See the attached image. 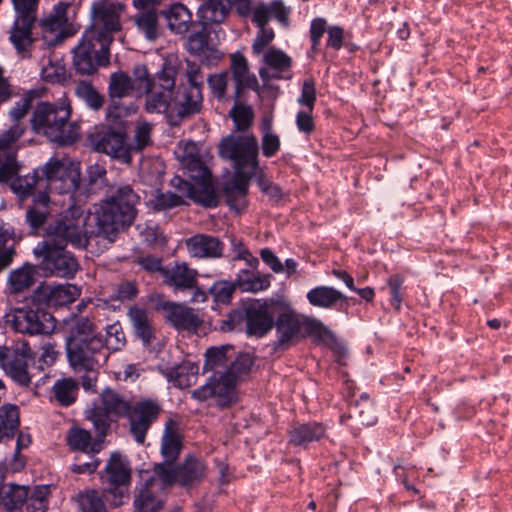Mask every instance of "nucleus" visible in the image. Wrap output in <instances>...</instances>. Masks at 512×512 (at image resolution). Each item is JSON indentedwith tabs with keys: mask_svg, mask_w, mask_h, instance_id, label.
Masks as SVG:
<instances>
[{
	"mask_svg": "<svg viewBox=\"0 0 512 512\" xmlns=\"http://www.w3.org/2000/svg\"><path fill=\"white\" fill-rule=\"evenodd\" d=\"M67 357L73 369H93L100 362H106L104 339L94 321L80 316L69 323L66 340Z\"/></svg>",
	"mask_w": 512,
	"mask_h": 512,
	"instance_id": "obj_1",
	"label": "nucleus"
},
{
	"mask_svg": "<svg viewBox=\"0 0 512 512\" xmlns=\"http://www.w3.org/2000/svg\"><path fill=\"white\" fill-rule=\"evenodd\" d=\"M138 195L129 185L120 186L115 193L94 206L96 236L115 241L120 231L129 227L136 216Z\"/></svg>",
	"mask_w": 512,
	"mask_h": 512,
	"instance_id": "obj_2",
	"label": "nucleus"
},
{
	"mask_svg": "<svg viewBox=\"0 0 512 512\" xmlns=\"http://www.w3.org/2000/svg\"><path fill=\"white\" fill-rule=\"evenodd\" d=\"M44 177H39L37 171L25 176H19L11 183L12 190L20 197H27L39 189L48 188L50 192L68 194L79 187L80 172L78 167L65 160L53 159L42 170Z\"/></svg>",
	"mask_w": 512,
	"mask_h": 512,
	"instance_id": "obj_3",
	"label": "nucleus"
},
{
	"mask_svg": "<svg viewBox=\"0 0 512 512\" xmlns=\"http://www.w3.org/2000/svg\"><path fill=\"white\" fill-rule=\"evenodd\" d=\"M71 108L68 104L40 102L35 107L31 126L37 134L61 145L72 144L80 135L76 122H70Z\"/></svg>",
	"mask_w": 512,
	"mask_h": 512,
	"instance_id": "obj_4",
	"label": "nucleus"
},
{
	"mask_svg": "<svg viewBox=\"0 0 512 512\" xmlns=\"http://www.w3.org/2000/svg\"><path fill=\"white\" fill-rule=\"evenodd\" d=\"M2 1L0 0V3ZM10 1L14 10V21L9 30V41L21 58H30L38 42L33 29L38 19V9L41 0Z\"/></svg>",
	"mask_w": 512,
	"mask_h": 512,
	"instance_id": "obj_5",
	"label": "nucleus"
},
{
	"mask_svg": "<svg viewBox=\"0 0 512 512\" xmlns=\"http://www.w3.org/2000/svg\"><path fill=\"white\" fill-rule=\"evenodd\" d=\"M42 242L76 249H85L89 242L86 217L78 208H71L49 224L46 239Z\"/></svg>",
	"mask_w": 512,
	"mask_h": 512,
	"instance_id": "obj_6",
	"label": "nucleus"
},
{
	"mask_svg": "<svg viewBox=\"0 0 512 512\" xmlns=\"http://www.w3.org/2000/svg\"><path fill=\"white\" fill-rule=\"evenodd\" d=\"M106 502L111 507L121 506L128 500L131 483V467L127 459L119 452H113L105 468L99 473Z\"/></svg>",
	"mask_w": 512,
	"mask_h": 512,
	"instance_id": "obj_7",
	"label": "nucleus"
},
{
	"mask_svg": "<svg viewBox=\"0 0 512 512\" xmlns=\"http://www.w3.org/2000/svg\"><path fill=\"white\" fill-rule=\"evenodd\" d=\"M218 152L222 159L233 161L234 173L255 175L259 146L253 134L228 135L220 141Z\"/></svg>",
	"mask_w": 512,
	"mask_h": 512,
	"instance_id": "obj_8",
	"label": "nucleus"
},
{
	"mask_svg": "<svg viewBox=\"0 0 512 512\" xmlns=\"http://www.w3.org/2000/svg\"><path fill=\"white\" fill-rule=\"evenodd\" d=\"M7 322L16 332L30 336L50 334L55 329L52 314L33 298L9 313Z\"/></svg>",
	"mask_w": 512,
	"mask_h": 512,
	"instance_id": "obj_9",
	"label": "nucleus"
},
{
	"mask_svg": "<svg viewBox=\"0 0 512 512\" xmlns=\"http://www.w3.org/2000/svg\"><path fill=\"white\" fill-rule=\"evenodd\" d=\"M206 470L203 460L189 455L176 467H170L167 464H155L153 473L167 488L178 484L185 490H190L202 483L206 477Z\"/></svg>",
	"mask_w": 512,
	"mask_h": 512,
	"instance_id": "obj_10",
	"label": "nucleus"
},
{
	"mask_svg": "<svg viewBox=\"0 0 512 512\" xmlns=\"http://www.w3.org/2000/svg\"><path fill=\"white\" fill-rule=\"evenodd\" d=\"M122 6L112 0H97L91 7V24L84 33L92 34L104 45L114 41V34L121 30L120 12Z\"/></svg>",
	"mask_w": 512,
	"mask_h": 512,
	"instance_id": "obj_11",
	"label": "nucleus"
},
{
	"mask_svg": "<svg viewBox=\"0 0 512 512\" xmlns=\"http://www.w3.org/2000/svg\"><path fill=\"white\" fill-rule=\"evenodd\" d=\"M73 54V66L81 75H92L99 67L110 64V45H104L90 33H83Z\"/></svg>",
	"mask_w": 512,
	"mask_h": 512,
	"instance_id": "obj_12",
	"label": "nucleus"
},
{
	"mask_svg": "<svg viewBox=\"0 0 512 512\" xmlns=\"http://www.w3.org/2000/svg\"><path fill=\"white\" fill-rule=\"evenodd\" d=\"M34 253L41 258V269L46 274L71 279L80 269L76 257L64 246L40 242Z\"/></svg>",
	"mask_w": 512,
	"mask_h": 512,
	"instance_id": "obj_13",
	"label": "nucleus"
},
{
	"mask_svg": "<svg viewBox=\"0 0 512 512\" xmlns=\"http://www.w3.org/2000/svg\"><path fill=\"white\" fill-rule=\"evenodd\" d=\"M34 353L27 341H19L12 346L0 348V366L5 373L21 386H29L32 374L30 363Z\"/></svg>",
	"mask_w": 512,
	"mask_h": 512,
	"instance_id": "obj_14",
	"label": "nucleus"
},
{
	"mask_svg": "<svg viewBox=\"0 0 512 512\" xmlns=\"http://www.w3.org/2000/svg\"><path fill=\"white\" fill-rule=\"evenodd\" d=\"M130 405L131 403L120 393L105 388L99 395V404H94L87 411V418L93 423L95 431H99L100 435H106L110 428V417H125Z\"/></svg>",
	"mask_w": 512,
	"mask_h": 512,
	"instance_id": "obj_15",
	"label": "nucleus"
},
{
	"mask_svg": "<svg viewBox=\"0 0 512 512\" xmlns=\"http://www.w3.org/2000/svg\"><path fill=\"white\" fill-rule=\"evenodd\" d=\"M252 365L248 357L239 358L231 365L230 369L221 376H212L205 385L191 392L192 398L198 401H206L211 397L229 398L236 385L237 379L246 374Z\"/></svg>",
	"mask_w": 512,
	"mask_h": 512,
	"instance_id": "obj_16",
	"label": "nucleus"
},
{
	"mask_svg": "<svg viewBox=\"0 0 512 512\" xmlns=\"http://www.w3.org/2000/svg\"><path fill=\"white\" fill-rule=\"evenodd\" d=\"M176 68L168 62L155 76V83L150 90H146L145 109L149 113L172 114V93L175 88Z\"/></svg>",
	"mask_w": 512,
	"mask_h": 512,
	"instance_id": "obj_17",
	"label": "nucleus"
},
{
	"mask_svg": "<svg viewBox=\"0 0 512 512\" xmlns=\"http://www.w3.org/2000/svg\"><path fill=\"white\" fill-rule=\"evenodd\" d=\"M25 131V124H13L0 133V183L10 181L20 170L17 160L18 141Z\"/></svg>",
	"mask_w": 512,
	"mask_h": 512,
	"instance_id": "obj_18",
	"label": "nucleus"
},
{
	"mask_svg": "<svg viewBox=\"0 0 512 512\" xmlns=\"http://www.w3.org/2000/svg\"><path fill=\"white\" fill-rule=\"evenodd\" d=\"M162 411L161 405L152 399L131 404L125 417L129 420L130 433L138 444H143L152 424Z\"/></svg>",
	"mask_w": 512,
	"mask_h": 512,
	"instance_id": "obj_19",
	"label": "nucleus"
},
{
	"mask_svg": "<svg viewBox=\"0 0 512 512\" xmlns=\"http://www.w3.org/2000/svg\"><path fill=\"white\" fill-rule=\"evenodd\" d=\"M246 333L249 336L263 337L274 326V304L266 300L249 303L244 311Z\"/></svg>",
	"mask_w": 512,
	"mask_h": 512,
	"instance_id": "obj_20",
	"label": "nucleus"
},
{
	"mask_svg": "<svg viewBox=\"0 0 512 512\" xmlns=\"http://www.w3.org/2000/svg\"><path fill=\"white\" fill-rule=\"evenodd\" d=\"M156 309L163 313L166 322L178 330H196L202 323L192 308L180 303L159 300Z\"/></svg>",
	"mask_w": 512,
	"mask_h": 512,
	"instance_id": "obj_21",
	"label": "nucleus"
},
{
	"mask_svg": "<svg viewBox=\"0 0 512 512\" xmlns=\"http://www.w3.org/2000/svg\"><path fill=\"white\" fill-rule=\"evenodd\" d=\"M80 290L73 284H41L33 293V299L46 307H62L74 302Z\"/></svg>",
	"mask_w": 512,
	"mask_h": 512,
	"instance_id": "obj_22",
	"label": "nucleus"
},
{
	"mask_svg": "<svg viewBox=\"0 0 512 512\" xmlns=\"http://www.w3.org/2000/svg\"><path fill=\"white\" fill-rule=\"evenodd\" d=\"M95 149L125 163L131 162V147L126 141V134L121 130H105L95 142Z\"/></svg>",
	"mask_w": 512,
	"mask_h": 512,
	"instance_id": "obj_23",
	"label": "nucleus"
},
{
	"mask_svg": "<svg viewBox=\"0 0 512 512\" xmlns=\"http://www.w3.org/2000/svg\"><path fill=\"white\" fill-rule=\"evenodd\" d=\"M128 319L136 338L141 340L144 346H150L156 339V326L150 311L134 305L127 311Z\"/></svg>",
	"mask_w": 512,
	"mask_h": 512,
	"instance_id": "obj_24",
	"label": "nucleus"
},
{
	"mask_svg": "<svg viewBox=\"0 0 512 512\" xmlns=\"http://www.w3.org/2000/svg\"><path fill=\"white\" fill-rule=\"evenodd\" d=\"M203 95L198 88L180 86L173 98L172 114L180 120L198 114L202 109Z\"/></svg>",
	"mask_w": 512,
	"mask_h": 512,
	"instance_id": "obj_25",
	"label": "nucleus"
},
{
	"mask_svg": "<svg viewBox=\"0 0 512 512\" xmlns=\"http://www.w3.org/2000/svg\"><path fill=\"white\" fill-rule=\"evenodd\" d=\"M165 488L167 486L162 485V481L153 473L134 500L136 512H159L164 505L159 492Z\"/></svg>",
	"mask_w": 512,
	"mask_h": 512,
	"instance_id": "obj_26",
	"label": "nucleus"
},
{
	"mask_svg": "<svg viewBox=\"0 0 512 512\" xmlns=\"http://www.w3.org/2000/svg\"><path fill=\"white\" fill-rule=\"evenodd\" d=\"M190 256L194 258H220L223 256L224 243L219 238L208 234H196L185 240Z\"/></svg>",
	"mask_w": 512,
	"mask_h": 512,
	"instance_id": "obj_27",
	"label": "nucleus"
},
{
	"mask_svg": "<svg viewBox=\"0 0 512 512\" xmlns=\"http://www.w3.org/2000/svg\"><path fill=\"white\" fill-rule=\"evenodd\" d=\"M230 70L234 81L233 98L235 101L241 98L244 89L258 88V80L255 75L250 73L247 59L243 54L237 52L231 55Z\"/></svg>",
	"mask_w": 512,
	"mask_h": 512,
	"instance_id": "obj_28",
	"label": "nucleus"
},
{
	"mask_svg": "<svg viewBox=\"0 0 512 512\" xmlns=\"http://www.w3.org/2000/svg\"><path fill=\"white\" fill-rule=\"evenodd\" d=\"M171 183L188 198L206 208H214L219 204L218 194L214 186L198 185L194 181L190 183L180 177L173 178Z\"/></svg>",
	"mask_w": 512,
	"mask_h": 512,
	"instance_id": "obj_29",
	"label": "nucleus"
},
{
	"mask_svg": "<svg viewBox=\"0 0 512 512\" xmlns=\"http://www.w3.org/2000/svg\"><path fill=\"white\" fill-rule=\"evenodd\" d=\"M105 436L96 431V437L93 438L90 431L80 427H71L66 433V442L73 451L96 455L103 448L102 443Z\"/></svg>",
	"mask_w": 512,
	"mask_h": 512,
	"instance_id": "obj_30",
	"label": "nucleus"
},
{
	"mask_svg": "<svg viewBox=\"0 0 512 512\" xmlns=\"http://www.w3.org/2000/svg\"><path fill=\"white\" fill-rule=\"evenodd\" d=\"M164 283L175 290H192L197 288V270L190 268L187 263H175L162 271Z\"/></svg>",
	"mask_w": 512,
	"mask_h": 512,
	"instance_id": "obj_31",
	"label": "nucleus"
},
{
	"mask_svg": "<svg viewBox=\"0 0 512 512\" xmlns=\"http://www.w3.org/2000/svg\"><path fill=\"white\" fill-rule=\"evenodd\" d=\"M253 176V174L234 173L231 182L225 184L222 188L221 192L226 199V203L232 209L239 212L245 208L249 181Z\"/></svg>",
	"mask_w": 512,
	"mask_h": 512,
	"instance_id": "obj_32",
	"label": "nucleus"
},
{
	"mask_svg": "<svg viewBox=\"0 0 512 512\" xmlns=\"http://www.w3.org/2000/svg\"><path fill=\"white\" fill-rule=\"evenodd\" d=\"M181 450L182 436L179 432L178 422L168 419L165 423L164 434L161 440V454L165 460L162 464L172 467L179 457Z\"/></svg>",
	"mask_w": 512,
	"mask_h": 512,
	"instance_id": "obj_33",
	"label": "nucleus"
},
{
	"mask_svg": "<svg viewBox=\"0 0 512 512\" xmlns=\"http://www.w3.org/2000/svg\"><path fill=\"white\" fill-rule=\"evenodd\" d=\"M161 373L175 387L183 389L196 383L199 367L195 363L185 361L173 367L162 368Z\"/></svg>",
	"mask_w": 512,
	"mask_h": 512,
	"instance_id": "obj_34",
	"label": "nucleus"
},
{
	"mask_svg": "<svg viewBox=\"0 0 512 512\" xmlns=\"http://www.w3.org/2000/svg\"><path fill=\"white\" fill-rule=\"evenodd\" d=\"M263 61L268 67L259 70V75L263 80L283 78V73L289 70L292 62L288 55L275 48L268 50Z\"/></svg>",
	"mask_w": 512,
	"mask_h": 512,
	"instance_id": "obj_35",
	"label": "nucleus"
},
{
	"mask_svg": "<svg viewBox=\"0 0 512 512\" xmlns=\"http://www.w3.org/2000/svg\"><path fill=\"white\" fill-rule=\"evenodd\" d=\"M276 331L278 334L277 346L281 348L288 347L300 332L301 322L294 312L281 313L276 322Z\"/></svg>",
	"mask_w": 512,
	"mask_h": 512,
	"instance_id": "obj_36",
	"label": "nucleus"
},
{
	"mask_svg": "<svg viewBox=\"0 0 512 512\" xmlns=\"http://www.w3.org/2000/svg\"><path fill=\"white\" fill-rule=\"evenodd\" d=\"M194 149V144L187 145L185 155L182 157L183 166L189 171L190 178L198 185L214 186L211 172L202 162L199 155L193 153Z\"/></svg>",
	"mask_w": 512,
	"mask_h": 512,
	"instance_id": "obj_37",
	"label": "nucleus"
},
{
	"mask_svg": "<svg viewBox=\"0 0 512 512\" xmlns=\"http://www.w3.org/2000/svg\"><path fill=\"white\" fill-rule=\"evenodd\" d=\"M256 269H243L235 279L237 288L242 292H259L266 290L270 286V274H260Z\"/></svg>",
	"mask_w": 512,
	"mask_h": 512,
	"instance_id": "obj_38",
	"label": "nucleus"
},
{
	"mask_svg": "<svg viewBox=\"0 0 512 512\" xmlns=\"http://www.w3.org/2000/svg\"><path fill=\"white\" fill-rule=\"evenodd\" d=\"M50 197L46 191H40L33 204L26 211V220L34 230L44 225L50 214Z\"/></svg>",
	"mask_w": 512,
	"mask_h": 512,
	"instance_id": "obj_39",
	"label": "nucleus"
},
{
	"mask_svg": "<svg viewBox=\"0 0 512 512\" xmlns=\"http://www.w3.org/2000/svg\"><path fill=\"white\" fill-rule=\"evenodd\" d=\"M325 427L321 423L311 422L299 424L290 430V443L295 446H305L310 442L324 437Z\"/></svg>",
	"mask_w": 512,
	"mask_h": 512,
	"instance_id": "obj_40",
	"label": "nucleus"
},
{
	"mask_svg": "<svg viewBox=\"0 0 512 512\" xmlns=\"http://www.w3.org/2000/svg\"><path fill=\"white\" fill-rule=\"evenodd\" d=\"M20 426L19 408L15 404L4 403L0 406V441L11 440Z\"/></svg>",
	"mask_w": 512,
	"mask_h": 512,
	"instance_id": "obj_41",
	"label": "nucleus"
},
{
	"mask_svg": "<svg viewBox=\"0 0 512 512\" xmlns=\"http://www.w3.org/2000/svg\"><path fill=\"white\" fill-rule=\"evenodd\" d=\"M229 12V4L225 0H208L198 9L203 26L224 22Z\"/></svg>",
	"mask_w": 512,
	"mask_h": 512,
	"instance_id": "obj_42",
	"label": "nucleus"
},
{
	"mask_svg": "<svg viewBox=\"0 0 512 512\" xmlns=\"http://www.w3.org/2000/svg\"><path fill=\"white\" fill-rule=\"evenodd\" d=\"M29 489L27 486L17 484H6L0 488V504L7 511H14L23 506L28 498Z\"/></svg>",
	"mask_w": 512,
	"mask_h": 512,
	"instance_id": "obj_43",
	"label": "nucleus"
},
{
	"mask_svg": "<svg viewBox=\"0 0 512 512\" xmlns=\"http://www.w3.org/2000/svg\"><path fill=\"white\" fill-rule=\"evenodd\" d=\"M165 16L169 29L177 34L186 33L193 25L191 12L181 3L172 5Z\"/></svg>",
	"mask_w": 512,
	"mask_h": 512,
	"instance_id": "obj_44",
	"label": "nucleus"
},
{
	"mask_svg": "<svg viewBox=\"0 0 512 512\" xmlns=\"http://www.w3.org/2000/svg\"><path fill=\"white\" fill-rule=\"evenodd\" d=\"M307 299L313 306L332 308L339 300L345 299V296L332 287L319 286L307 293Z\"/></svg>",
	"mask_w": 512,
	"mask_h": 512,
	"instance_id": "obj_45",
	"label": "nucleus"
},
{
	"mask_svg": "<svg viewBox=\"0 0 512 512\" xmlns=\"http://www.w3.org/2000/svg\"><path fill=\"white\" fill-rule=\"evenodd\" d=\"M137 29L149 41H155L160 36L158 16L154 10L139 12L133 18Z\"/></svg>",
	"mask_w": 512,
	"mask_h": 512,
	"instance_id": "obj_46",
	"label": "nucleus"
},
{
	"mask_svg": "<svg viewBox=\"0 0 512 512\" xmlns=\"http://www.w3.org/2000/svg\"><path fill=\"white\" fill-rule=\"evenodd\" d=\"M135 90L132 78L123 71H117L110 75L108 95L111 99H122L130 96Z\"/></svg>",
	"mask_w": 512,
	"mask_h": 512,
	"instance_id": "obj_47",
	"label": "nucleus"
},
{
	"mask_svg": "<svg viewBox=\"0 0 512 512\" xmlns=\"http://www.w3.org/2000/svg\"><path fill=\"white\" fill-rule=\"evenodd\" d=\"M9 288L12 293H21L29 289L35 282V270L32 265H24L9 275Z\"/></svg>",
	"mask_w": 512,
	"mask_h": 512,
	"instance_id": "obj_48",
	"label": "nucleus"
},
{
	"mask_svg": "<svg viewBox=\"0 0 512 512\" xmlns=\"http://www.w3.org/2000/svg\"><path fill=\"white\" fill-rule=\"evenodd\" d=\"M78 383L72 378L57 380L53 386L54 398L62 406H69L76 400Z\"/></svg>",
	"mask_w": 512,
	"mask_h": 512,
	"instance_id": "obj_49",
	"label": "nucleus"
},
{
	"mask_svg": "<svg viewBox=\"0 0 512 512\" xmlns=\"http://www.w3.org/2000/svg\"><path fill=\"white\" fill-rule=\"evenodd\" d=\"M206 360L204 364V370H213L215 371L213 376H221V374L226 373L231 365L234 363L232 362L229 366L227 364L226 359V352L222 348H209L205 354Z\"/></svg>",
	"mask_w": 512,
	"mask_h": 512,
	"instance_id": "obj_50",
	"label": "nucleus"
},
{
	"mask_svg": "<svg viewBox=\"0 0 512 512\" xmlns=\"http://www.w3.org/2000/svg\"><path fill=\"white\" fill-rule=\"evenodd\" d=\"M186 50L194 56H207L212 47L209 43V33L204 27L201 31L192 33L186 40Z\"/></svg>",
	"mask_w": 512,
	"mask_h": 512,
	"instance_id": "obj_51",
	"label": "nucleus"
},
{
	"mask_svg": "<svg viewBox=\"0 0 512 512\" xmlns=\"http://www.w3.org/2000/svg\"><path fill=\"white\" fill-rule=\"evenodd\" d=\"M104 491L88 490L79 494V505L82 512H107L104 502Z\"/></svg>",
	"mask_w": 512,
	"mask_h": 512,
	"instance_id": "obj_52",
	"label": "nucleus"
},
{
	"mask_svg": "<svg viewBox=\"0 0 512 512\" xmlns=\"http://www.w3.org/2000/svg\"><path fill=\"white\" fill-rule=\"evenodd\" d=\"M50 488L46 485L36 486L26 499L27 512H46L49 505Z\"/></svg>",
	"mask_w": 512,
	"mask_h": 512,
	"instance_id": "obj_53",
	"label": "nucleus"
},
{
	"mask_svg": "<svg viewBox=\"0 0 512 512\" xmlns=\"http://www.w3.org/2000/svg\"><path fill=\"white\" fill-rule=\"evenodd\" d=\"M365 411H360L359 401H355L349 405L348 417L355 419L359 424L371 426L376 423L377 417L374 413L373 405L368 397L364 400Z\"/></svg>",
	"mask_w": 512,
	"mask_h": 512,
	"instance_id": "obj_54",
	"label": "nucleus"
},
{
	"mask_svg": "<svg viewBox=\"0 0 512 512\" xmlns=\"http://www.w3.org/2000/svg\"><path fill=\"white\" fill-rule=\"evenodd\" d=\"M75 93L91 109L99 110L103 107L104 97L90 83L84 81L78 83Z\"/></svg>",
	"mask_w": 512,
	"mask_h": 512,
	"instance_id": "obj_55",
	"label": "nucleus"
},
{
	"mask_svg": "<svg viewBox=\"0 0 512 512\" xmlns=\"http://www.w3.org/2000/svg\"><path fill=\"white\" fill-rule=\"evenodd\" d=\"M235 101V105L230 110V117L233 119L235 128L238 131H246L252 124L254 113L250 106L239 104Z\"/></svg>",
	"mask_w": 512,
	"mask_h": 512,
	"instance_id": "obj_56",
	"label": "nucleus"
},
{
	"mask_svg": "<svg viewBox=\"0 0 512 512\" xmlns=\"http://www.w3.org/2000/svg\"><path fill=\"white\" fill-rule=\"evenodd\" d=\"M126 344L125 334L120 323L116 322L106 327V337L104 339V351H119Z\"/></svg>",
	"mask_w": 512,
	"mask_h": 512,
	"instance_id": "obj_57",
	"label": "nucleus"
},
{
	"mask_svg": "<svg viewBox=\"0 0 512 512\" xmlns=\"http://www.w3.org/2000/svg\"><path fill=\"white\" fill-rule=\"evenodd\" d=\"M183 203L182 197L172 192H157L156 195L149 200L150 206L155 211H165L180 206Z\"/></svg>",
	"mask_w": 512,
	"mask_h": 512,
	"instance_id": "obj_58",
	"label": "nucleus"
},
{
	"mask_svg": "<svg viewBox=\"0 0 512 512\" xmlns=\"http://www.w3.org/2000/svg\"><path fill=\"white\" fill-rule=\"evenodd\" d=\"M152 125L147 122H138L135 127L132 144H129L132 151H142L151 144Z\"/></svg>",
	"mask_w": 512,
	"mask_h": 512,
	"instance_id": "obj_59",
	"label": "nucleus"
},
{
	"mask_svg": "<svg viewBox=\"0 0 512 512\" xmlns=\"http://www.w3.org/2000/svg\"><path fill=\"white\" fill-rule=\"evenodd\" d=\"M35 97L33 91L26 92L23 97L15 103V106L10 110V117L14 124H23L21 120L27 115L32 106V101Z\"/></svg>",
	"mask_w": 512,
	"mask_h": 512,
	"instance_id": "obj_60",
	"label": "nucleus"
},
{
	"mask_svg": "<svg viewBox=\"0 0 512 512\" xmlns=\"http://www.w3.org/2000/svg\"><path fill=\"white\" fill-rule=\"evenodd\" d=\"M133 84L135 90L144 92L150 90L155 83V77L151 78L145 65H136L133 68Z\"/></svg>",
	"mask_w": 512,
	"mask_h": 512,
	"instance_id": "obj_61",
	"label": "nucleus"
},
{
	"mask_svg": "<svg viewBox=\"0 0 512 512\" xmlns=\"http://www.w3.org/2000/svg\"><path fill=\"white\" fill-rule=\"evenodd\" d=\"M230 78V72L225 71L217 74L209 75L207 83L211 89L212 94L218 98L223 99L226 94L228 80Z\"/></svg>",
	"mask_w": 512,
	"mask_h": 512,
	"instance_id": "obj_62",
	"label": "nucleus"
},
{
	"mask_svg": "<svg viewBox=\"0 0 512 512\" xmlns=\"http://www.w3.org/2000/svg\"><path fill=\"white\" fill-rule=\"evenodd\" d=\"M185 76L190 88H198L202 91L204 85V73L201 66L194 61L186 60Z\"/></svg>",
	"mask_w": 512,
	"mask_h": 512,
	"instance_id": "obj_63",
	"label": "nucleus"
},
{
	"mask_svg": "<svg viewBox=\"0 0 512 512\" xmlns=\"http://www.w3.org/2000/svg\"><path fill=\"white\" fill-rule=\"evenodd\" d=\"M236 283L228 281H220L215 283L211 288V293L216 302L228 303L236 289Z\"/></svg>",
	"mask_w": 512,
	"mask_h": 512,
	"instance_id": "obj_64",
	"label": "nucleus"
}]
</instances>
